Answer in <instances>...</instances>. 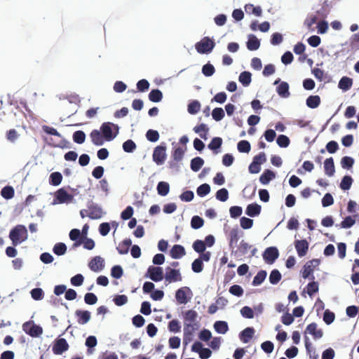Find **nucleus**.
<instances>
[{"label":"nucleus","mask_w":359,"mask_h":359,"mask_svg":"<svg viewBox=\"0 0 359 359\" xmlns=\"http://www.w3.org/2000/svg\"><path fill=\"white\" fill-rule=\"evenodd\" d=\"M119 133V126L111 122H104L100 130L94 129L90 133L92 143L97 147L102 146L105 142L114 140Z\"/></svg>","instance_id":"nucleus-1"},{"label":"nucleus","mask_w":359,"mask_h":359,"mask_svg":"<svg viewBox=\"0 0 359 359\" xmlns=\"http://www.w3.org/2000/svg\"><path fill=\"white\" fill-rule=\"evenodd\" d=\"M8 236L12 241L13 245L17 246L27 239V229L25 225H16L10 231Z\"/></svg>","instance_id":"nucleus-2"},{"label":"nucleus","mask_w":359,"mask_h":359,"mask_svg":"<svg viewBox=\"0 0 359 359\" xmlns=\"http://www.w3.org/2000/svg\"><path fill=\"white\" fill-rule=\"evenodd\" d=\"M215 46V41L208 36L203 37L195 44L197 52L200 54L210 53Z\"/></svg>","instance_id":"nucleus-3"},{"label":"nucleus","mask_w":359,"mask_h":359,"mask_svg":"<svg viewBox=\"0 0 359 359\" xmlns=\"http://www.w3.org/2000/svg\"><path fill=\"white\" fill-rule=\"evenodd\" d=\"M22 330L32 337H39L43 333V328L39 325L34 323L33 320H29L23 323Z\"/></svg>","instance_id":"nucleus-4"},{"label":"nucleus","mask_w":359,"mask_h":359,"mask_svg":"<svg viewBox=\"0 0 359 359\" xmlns=\"http://www.w3.org/2000/svg\"><path fill=\"white\" fill-rule=\"evenodd\" d=\"M320 263L319 259H313L307 262L303 266V271L302 272V276L304 279L314 280L313 276L314 269L318 266Z\"/></svg>","instance_id":"nucleus-5"},{"label":"nucleus","mask_w":359,"mask_h":359,"mask_svg":"<svg viewBox=\"0 0 359 359\" xmlns=\"http://www.w3.org/2000/svg\"><path fill=\"white\" fill-rule=\"evenodd\" d=\"M193 295L191 290L189 287H182L175 292V299L179 304H186Z\"/></svg>","instance_id":"nucleus-6"},{"label":"nucleus","mask_w":359,"mask_h":359,"mask_svg":"<svg viewBox=\"0 0 359 359\" xmlns=\"http://www.w3.org/2000/svg\"><path fill=\"white\" fill-rule=\"evenodd\" d=\"M154 282H160L164 278L163 270L161 266H149L144 276Z\"/></svg>","instance_id":"nucleus-7"},{"label":"nucleus","mask_w":359,"mask_h":359,"mask_svg":"<svg viewBox=\"0 0 359 359\" xmlns=\"http://www.w3.org/2000/svg\"><path fill=\"white\" fill-rule=\"evenodd\" d=\"M166 158V145L161 143L156 147L153 151V161L158 165H161L164 163Z\"/></svg>","instance_id":"nucleus-8"},{"label":"nucleus","mask_w":359,"mask_h":359,"mask_svg":"<svg viewBox=\"0 0 359 359\" xmlns=\"http://www.w3.org/2000/svg\"><path fill=\"white\" fill-rule=\"evenodd\" d=\"M73 200V195L69 194L65 188H60L55 192L53 204L70 203Z\"/></svg>","instance_id":"nucleus-9"},{"label":"nucleus","mask_w":359,"mask_h":359,"mask_svg":"<svg viewBox=\"0 0 359 359\" xmlns=\"http://www.w3.org/2000/svg\"><path fill=\"white\" fill-rule=\"evenodd\" d=\"M264 262L268 264H273L279 257V251L275 246L266 248L262 254Z\"/></svg>","instance_id":"nucleus-10"},{"label":"nucleus","mask_w":359,"mask_h":359,"mask_svg":"<svg viewBox=\"0 0 359 359\" xmlns=\"http://www.w3.org/2000/svg\"><path fill=\"white\" fill-rule=\"evenodd\" d=\"M87 208L88 209V217L91 219H99L104 214L102 208L92 201L88 203Z\"/></svg>","instance_id":"nucleus-11"},{"label":"nucleus","mask_w":359,"mask_h":359,"mask_svg":"<svg viewBox=\"0 0 359 359\" xmlns=\"http://www.w3.org/2000/svg\"><path fill=\"white\" fill-rule=\"evenodd\" d=\"M322 1V4L320 5V7L316 9V14L314 15L318 20H325L332 9L331 4L329 3L328 1Z\"/></svg>","instance_id":"nucleus-12"},{"label":"nucleus","mask_w":359,"mask_h":359,"mask_svg":"<svg viewBox=\"0 0 359 359\" xmlns=\"http://www.w3.org/2000/svg\"><path fill=\"white\" fill-rule=\"evenodd\" d=\"M164 278L166 282L174 283L182 280V275L180 269H172L171 266H168L165 269V274Z\"/></svg>","instance_id":"nucleus-13"},{"label":"nucleus","mask_w":359,"mask_h":359,"mask_svg":"<svg viewBox=\"0 0 359 359\" xmlns=\"http://www.w3.org/2000/svg\"><path fill=\"white\" fill-rule=\"evenodd\" d=\"M69 344L65 338H57L55 340L52 351L55 355H62L69 349Z\"/></svg>","instance_id":"nucleus-14"},{"label":"nucleus","mask_w":359,"mask_h":359,"mask_svg":"<svg viewBox=\"0 0 359 359\" xmlns=\"http://www.w3.org/2000/svg\"><path fill=\"white\" fill-rule=\"evenodd\" d=\"M105 266L104 259L100 256H95L88 263V267L94 272L102 271Z\"/></svg>","instance_id":"nucleus-15"},{"label":"nucleus","mask_w":359,"mask_h":359,"mask_svg":"<svg viewBox=\"0 0 359 359\" xmlns=\"http://www.w3.org/2000/svg\"><path fill=\"white\" fill-rule=\"evenodd\" d=\"M294 244L299 257H302L307 254L309 243L306 239L296 240Z\"/></svg>","instance_id":"nucleus-16"},{"label":"nucleus","mask_w":359,"mask_h":359,"mask_svg":"<svg viewBox=\"0 0 359 359\" xmlns=\"http://www.w3.org/2000/svg\"><path fill=\"white\" fill-rule=\"evenodd\" d=\"M243 234V231H241L237 226L233 228L229 232V248L232 250L234 249L235 246L237 245V243L241 236Z\"/></svg>","instance_id":"nucleus-17"},{"label":"nucleus","mask_w":359,"mask_h":359,"mask_svg":"<svg viewBox=\"0 0 359 359\" xmlns=\"http://www.w3.org/2000/svg\"><path fill=\"white\" fill-rule=\"evenodd\" d=\"M317 327L316 323H311L307 325L305 332L312 335L315 339H320L323 336V332L321 329L318 330Z\"/></svg>","instance_id":"nucleus-18"},{"label":"nucleus","mask_w":359,"mask_h":359,"mask_svg":"<svg viewBox=\"0 0 359 359\" xmlns=\"http://www.w3.org/2000/svg\"><path fill=\"white\" fill-rule=\"evenodd\" d=\"M255 332L254 327H248L239 333V339L242 342L247 344L252 339Z\"/></svg>","instance_id":"nucleus-19"},{"label":"nucleus","mask_w":359,"mask_h":359,"mask_svg":"<svg viewBox=\"0 0 359 359\" xmlns=\"http://www.w3.org/2000/svg\"><path fill=\"white\" fill-rule=\"evenodd\" d=\"M186 255L184 246L178 244L174 245L170 250V255L172 259H178Z\"/></svg>","instance_id":"nucleus-20"},{"label":"nucleus","mask_w":359,"mask_h":359,"mask_svg":"<svg viewBox=\"0 0 359 359\" xmlns=\"http://www.w3.org/2000/svg\"><path fill=\"white\" fill-rule=\"evenodd\" d=\"M262 207L257 203H252L247 205L245 214L250 217H255L260 215Z\"/></svg>","instance_id":"nucleus-21"},{"label":"nucleus","mask_w":359,"mask_h":359,"mask_svg":"<svg viewBox=\"0 0 359 359\" xmlns=\"http://www.w3.org/2000/svg\"><path fill=\"white\" fill-rule=\"evenodd\" d=\"M246 46L250 51L257 50L260 47V41L255 34H250L248 36Z\"/></svg>","instance_id":"nucleus-22"},{"label":"nucleus","mask_w":359,"mask_h":359,"mask_svg":"<svg viewBox=\"0 0 359 359\" xmlns=\"http://www.w3.org/2000/svg\"><path fill=\"white\" fill-rule=\"evenodd\" d=\"M75 316L78 318V323L85 325L90 320V312L86 310L77 309Z\"/></svg>","instance_id":"nucleus-23"},{"label":"nucleus","mask_w":359,"mask_h":359,"mask_svg":"<svg viewBox=\"0 0 359 359\" xmlns=\"http://www.w3.org/2000/svg\"><path fill=\"white\" fill-rule=\"evenodd\" d=\"M290 86L287 82L282 81L276 87V92L278 95L283 98H287L290 97Z\"/></svg>","instance_id":"nucleus-24"},{"label":"nucleus","mask_w":359,"mask_h":359,"mask_svg":"<svg viewBox=\"0 0 359 359\" xmlns=\"http://www.w3.org/2000/svg\"><path fill=\"white\" fill-rule=\"evenodd\" d=\"M223 140L219 137H213L208 145V148L212 150L214 154H217L220 151Z\"/></svg>","instance_id":"nucleus-25"},{"label":"nucleus","mask_w":359,"mask_h":359,"mask_svg":"<svg viewBox=\"0 0 359 359\" xmlns=\"http://www.w3.org/2000/svg\"><path fill=\"white\" fill-rule=\"evenodd\" d=\"M324 170H325V173L329 177H332L334 175L335 167H334V159L332 157L327 158L325 160Z\"/></svg>","instance_id":"nucleus-26"},{"label":"nucleus","mask_w":359,"mask_h":359,"mask_svg":"<svg viewBox=\"0 0 359 359\" xmlns=\"http://www.w3.org/2000/svg\"><path fill=\"white\" fill-rule=\"evenodd\" d=\"M276 177V173L269 169H266L259 177V182L264 184H268L272 180Z\"/></svg>","instance_id":"nucleus-27"},{"label":"nucleus","mask_w":359,"mask_h":359,"mask_svg":"<svg viewBox=\"0 0 359 359\" xmlns=\"http://www.w3.org/2000/svg\"><path fill=\"white\" fill-rule=\"evenodd\" d=\"M214 330L218 334H224L229 330L227 322L224 320H217L213 325Z\"/></svg>","instance_id":"nucleus-28"},{"label":"nucleus","mask_w":359,"mask_h":359,"mask_svg":"<svg viewBox=\"0 0 359 359\" xmlns=\"http://www.w3.org/2000/svg\"><path fill=\"white\" fill-rule=\"evenodd\" d=\"M238 81L244 87L249 86L252 81V74L248 71L242 72L238 76Z\"/></svg>","instance_id":"nucleus-29"},{"label":"nucleus","mask_w":359,"mask_h":359,"mask_svg":"<svg viewBox=\"0 0 359 359\" xmlns=\"http://www.w3.org/2000/svg\"><path fill=\"white\" fill-rule=\"evenodd\" d=\"M353 85V79L348 76H343L339 81L338 87L343 91L348 90Z\"/></svg>","instance_id":"nucleus-30"},{"label":"nucleus","mask_w":359,"mask_h":359,"mask_svg":"<svg viewBox=\"0 0 359 359\" xmlns=\"http://www.w3.org/2000/svg\"><path fill=\"white\" fill-rule=\"evenodd\" d=\"M132 245V241L130 238L124 239L121 243L116 248L120 255H126L128 253L129 248Z\"/></svg>","instance_id":"nucleus-31"},{"label":"nucleus","mask_w":359,"mask_h":359,"mask_svg":"<svg viewBox=\"0 0 359 359\" xmlns=\"http://www.w3.org/2000/svg\"><path fill=\"white\" fill-rule=\"evenodd\" d=\"M245 11L248 14H254L255 16L259 17L262 15V9L260 6H255L252 4H245L244 6Z\"/></svg>","instance_id":"nucleus-32"},{"label":"nucleus","mask_w":359,"mask_h":359,"mask_svg":"<svg viewBox=\"0 0 359 359\" xmlns=\"http://www.w3.org/2000/svg\"><path fill=\"white\" fill-rule=\"evenodd\" d=\"M306 104L308 107L316 109L320 104V97L318 95H309L306 98Z\"/></svg>","instance_id":"nucleus-33"},{"label":"nucleus","mask_w":359,"mask_h":359,"mask_svg":"<svg viewBox=\"0 0 359 359\" xmlns=\"http://www.w3.org/2000/svg\"><path fill=\"white\" fill-rule=\"evenodd\" d=\"M67 247L65 243L59 242L54 245L53 252L57 256H62L66 254Z\"/></svg>","instance_id":"nucleus-34"},{"label":"nucleus","mask_w":359,"mask_h":359,"mask_svg":"<svg viewBox=\"0 0 359 359\" xmlns=\"http://www.w3.org/2000/svg\"><path fill=\"white\" fill-rule=\"evenodd\" d=\"M156 189L158 195L165 196L170 191V184L166 182H159L157 184Z\"/></svg>","instance_id":"nucleus-35"},{"label":"nucleus","mask_w":359,"mask_h":359,"mask_svg":"<svg viewBox=\"0 0 359 359\" xmlns=\"http://www.w3.org/2000/svg\"><path fill=\"white\" fill-rule=\"evenodd\" d=\"M267 276V272L265 270H260L254 277L253 280L252 282V285L253 286L260 285L266 279Z\"/></svg>","instance_id":"nucleus-36"},{"label":"nucleus","mask_w":359,"mask_h":359,"mask_svg":"<svg viewBox=\"0 0 359 359\" xmlns=\"http://www.w3.org/2000/svg\"><path fill=\"white\" fill-rule=\"evenodd\" d=\"M204 164V160L199 156H196L191 160L190 168L194 172H198Z\"/></svg>","instance_id":"nucleus-37"},{"label":"nucleus","mask_w":359,"mask_h":359,"mask_svg":"<svg viewBox=\"0 0 359 359\" xmlns=\"http://www.w3.org/2000/svg\"><path fill=\"white\" fill-rule=\"evenodd\" d=\"M149 99L152 102H159L163 99V93L158 88L152 89L149 93Z\"/></svg>","instance_id":"nucleus-38"},{"label":"nucleus","mask_w":359,"mask_h":359,"mask_svg":"<svg viewBox=\"0 0 359 359\" xmlns=\"http://www.w3.org/2000/svg\"><path fill=\"white\" fill-rule=\"evenodd\" d=\"M62 175L60 172H53L49 176V184L53 186H58L61 184Z\"/></svg>","instance_id":"nucleus-39"},{"label":"nucleus","mask_w":359,"mask_h":359,"mask_svg":"<svg viewBox=\"0 0 359 359\" xmlns=\"http://www.w3.org/2000/svg\"><path fill=\"white\" fill-rule=\"evenodd\" d=\"M353 182V178L350 175H345L341 179V181L339 184V187L341 189L344 191H348L351 189L352 183Z\"/></svg>","instance_id":"nucleus-40"},{"label":"nucleus","mask_w":359,"mask_h":359,"mask_svg":"<svg viewBox=\"0 0 359 359\" xmlns=\"http://www.w3.org/2000/svg\"><path fill=\"white\" fill-rule=\"evenodd\" d=\"M211 191L210 184L204 183L198 186L196 189V194L199 197H205Z\"/></svg>","instance_id":"nucleus-41"},{"label":"nucleus","mask_w":359,"mask_h":359,"mask_svg":"<svg viewBox=\"0 0 359 359\" xmlns=\"http://www.w3.org/2000/svg\"><path fill=\"white\" fill-rule=\"evenodd\" d=\"M14 194L15 191L13 187L9 185L4 187L1 190V196L6 200L11 199L14 196Z\"/></svg>","instance_id":"nucleus-42"},{"label":"nucleus","mask_w":359,"mask_h":359,"mask_svg":"<svg viewBox=\"0 0 359 359\" xmlns=\"http://www.w3.org/2000/svg\"><path fill=\"white\" fill-rule=\"evenodd\" d=\"M282 275L278 269H273L269 277V280L271 284L276 285L281 280Z\"/></svg>","instance_id":"nucleus-43"},{"label":"nucleus","mask_w":359,"mask_h":359,"mask_svg":"<svg viewBox=\"0 0 359 359\" xmlns=\"http://www.w3.org/2000/svg\"><path fill=\"white\" fill-rule=\"evenodd\" d=\"M86 133L83 130H76L73 133L72 135L73 141L79 144L84 143L86 141Z\"/></svg>","instance_id":"nucleus-44"},{"label":"nucleus","mask_w":359,"mask_h":359,"mask_svg":"<svg viewBox=\"0 0 359 359\" xmlns=\"http://www.w3.org/2000/svg\"><path fill=\"white\" fill-rule=\"evenodd\" d=\"M355 224V220L351 216L346 217L340 224H336L337 227L349 229Z\"/></svg>","instance_id":"nucleus-45"},{"label":"nucleus","mask_w":359,"mask_h":359,"mask_svg":"<svg viewBox=\"0 0 359 359\" xmlns=\"http://www.w3.org/2000/svg\"><path fill=\"white\" fill-rule=\"evenodd\" d=\"M304 343H305V348L306 350L307 354L309 355L310 358H312L311 352H313V359H318V355L316 353V348L312 346V344L309 339L308 337H304Z\"/></svg>","instance_id":"nucleus-46"},{"label":"nucleus","mask_w":359,"mask_h":359,"mask_svg":"<svg viewBox=\"0 0 359 359\" xmlns=\"http://www.w3.org/2000/svg\"><path fill=\"white\" fill-rule=\"evenodd\" d=\"M198 313L196 311L188 310L184 313V323H194L196 321Z\"/></svg>","instance_id":"nucleus-47"},{"label":"nucleus","mask_w":359,"mask_h":359,"mask_svg":"<svg viewBox=\"0 0 359 359\" xmlns=\"http://www.w3.org/2000/svg\"><path fill=\"white\" fill-rule=\"evenodd\" d=\"M355 163V160L353 158L348 156H345L341 159V165L342 168L346 170L351 169Z\"/></svg>","instance_id":"nucleus-48"},{"label":"nucleus","mask_w":359,"mask_h":359,"mask_svg":"<svg viewBox=\"0 0 359 359\" xmlns=\"http://www.w3.org/2000/svg\"><path fill=\"white\" fill-rule=\"evenodd\" d=\"M202 74L207 77L212 76L215 72V68L210 62H208L202 67Z\"/></svg>","instance_id":"nucleus-49"},{"label":"nucleus","mask_w":359,"mask_h":359,"mask_svg":"<svg viewBox=\"0 0 359 359\" xmlns=\"http://www.w3.org/2000/svg\"><path fill=\"white\" fill-rule=\"evenodd\" d=\"M123 149L126 153H133L137 148L135 142L133 140H127L123 143Z\"/></svg>","instance_id":"nucleus-50"},{"label":"nucleus","mask_w":359,"mask_h":359,"mask_svg":"<svg viewBox=\"0 0 359 359\" xmlns=\"http://www.w3.org/2000/svg\"><path fill=\"white\" fill-rule=\"evenodd\" d=\"M201 109V103L198 100L191 101L187 106V111L190 114H197Z\"/></svg>","instance_id":"nucleus-51"},{"label":"nucleus","mask_w":359,"mask_h":359,"mask_svg":"<svg viewBox=\"0 0 359 359\" xmlns=\"http://www.w3.org/2000/svg\"><path fill=\"white\" fill-rule=\"evenodd\" d=\"M237 149L241 153H249L251 149V145L248 140H241L237 144Z\"/></svg>","instance_id":"nucleus-52"},{"label":"nucleus","mask_w":359,"mask_h":359,"mask_svg":"<svg viewBox=\"0 0 359 359\" xmlns=\"http://www.w3.org/2000/svg\"><path fill=\"white\" fill-rule=\"evenodd\" d=\"M204 224V220L202 217L198 215H194L191 219V226L194 229H198Z\"/></svg>","instance_id":"nucleus-53"},{"label":"nucleus","mask_w":359,"mask_h":359,"mask_svg":"<svg viewBox=\"0 0 359 359\" xmlns=\"http://www.w3.org/2000/svg\"><path fill=\"white\" fill-rule=\"evenodd\" d=\"M32 298L35 301H40L44 297V292L40 287H35L30 291Z\"/></svg>","instance_id":"nucleus-54"},{"label":"nucleus","mask_w":359,"mask_h":359,"mask_svg":"<svg viewBox=\"0 0 359 359\" xmlns=\"http://www.w3.org/2000/svg\"><path fill=\"white\" fill-rule=\"evenodd\" d=\"M185 150L180 147L175 148L172 153V158L175 161H180L182 160Z\"/></svg>","instance_id":"nucleus-55"},{"label":"nucleus","mask_w":359,"mask_h":359,"mask_svg":"<svg viewBox=\"0 0 359 359\" xmlns=\"http://www.w3.org/2000/svg\"><path fill=\"white\" fill-rule=\"evenodd\" d=\"M192 248H193L194 250L198 254H201V253L205 252V250L206 249L205 244L204 241L202 240H199V239L196 240L193 243Z\"/></svg>","instance_id":"nucleus-56"},{"label":"nucleus","mask_w":359,"mask_h":359,"mask_svg":"<svg viewBox=\"0 0 359 359\" xmlns=\"http://www.w3.org/2000/svg\"><path fill=\"white\" fill-rule=\"evenodd\" d=\"M215 197L217 200L225 202L229 198V191L226 188H222L216 192Z\"/></svg>","instance_id":"nucleus-57"},{"label":"nucleus","mask_w":359,"mask_h":359,"mask_svg":"<svg viewBox=\"0 0 359 359\" xmlns=\"http://www.w3.org/2000/svg\"><path fill=\"white\" fill-rule=\"evenodd\" d=\"M97 344V340L95 336H88L85 342V345L88 347V353H92L91 348H95Z\"/></svg>","instance_id":"nucleus-58"},{"label":"nucleus","mask_w":359,"mask_h":359,"mask_svg":"<svg viewBox=\"0 0 359 359\" xmlns=\"http://www.w3.org/2000/svg\"><path fill=\"white\" fill-rule=\"evenodd\" d=\"M225 112L221 107H216L212 111V118L216 121H219L224 118Z\"/></svg>","instance_id":"nucleus-59"},{"label":"nucleus","mask_w":359,"mask_h":359,"mask_svg":"<svg viewBox=\"0 0 359 359\" xmlns=\"http://www.w3.org/2000/svg\"><path fill=\"white\" fill-rule=\"evenodd\" d=\"M276 143L281 148H286L290 145V140L285 135H279L276 139Z\"/></svg>","instance_id":"nucleus-60"},{"label":"nucleus","mask_w":359,"mask_h":359,"mask_svg":"<svg viewBox=\"0 0 359 359\" xmlns=\"http://www.w3.org/2000/svg\"><path fill=\"white\" fill-rule=\"evenodd\" d=\"M323 319L325 324L329 325L334 321L335 314L330 310L326 309L324 311Z\"/></svg>","instance_id":"nucleus-61"},{"label":"nucleus","mask_w":359,"mask_h":359,"mask_svg":"<svg viewBox=\"0 0 359 359\" xmlns=\"http://www.w3.org/2000/svg\"><path fill=\"white\" fill-rule=\"evenodd\" d=\"M146 138L149 142H156L159 139V133L156 130L149 129L146 133Z\"/></svg>","instance_id":"nucleus-62"},{"label":"nucleus","mask_w":359,"mask_h":359,"mask_svg":"<svg viewBox=\"0 0 359 359\" xmlns=\"http://www.w3.org/2000/svg\"><path fill=\"white\" fill-rule=\"evenodd\" d=\"M123 274V270L121 266L114 265L111 269V276L116 279H119Z\"/></svg>","instance_id":"nucleus-63"},{"label":"nucleus","mask_w":359,"mask_h":359,"mask_svg":"<svg viewBox=\"0 0 359 359\" xmlns=\"http://www.w3.org/2000/svg\"><path fill=\"white\" fill-rule=\"evenodd\" d=\"M203 262L201 259H196L191 264V269L194 273H201L203 270Z\"/></svg>","instance_id":"nucleus-64"}]
</instances>
